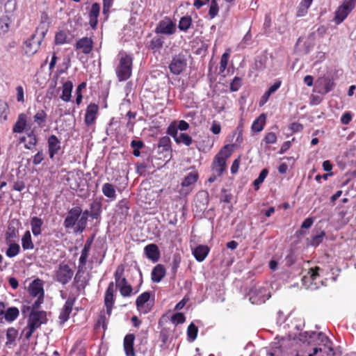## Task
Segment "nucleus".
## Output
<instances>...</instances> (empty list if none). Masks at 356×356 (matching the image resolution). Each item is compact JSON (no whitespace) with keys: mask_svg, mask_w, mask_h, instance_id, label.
<instances>
[{"mask_svg":"<svg viewBox=\"0 0 356 356\" xmlns=\"http://www.w3.org/2000/svg\"><path fill=\"white\" fill-rule=\"evenodd\" d=\"M165 268L162 264H157L152 271V280L153 282L159 283L165 277Z\"/></svg>","mask_w":356,"mask_h":356,"instance_id":"nucleus-22","label":"nucleus"},{"mask_svg":"<svg viewBox=\"0 0 356 356\" xmlns=\"http://www.w3.org/2000/svg\"><path fill=\"white\" fill-rule=\"evenodd\" d=\"M19 309L15 307H9L5 312L3 314V323L8 322L11 323L14 321L19 316Z\"/></svg>","mask_w":356,"mask_h":356,"instance_id":"nucleus-28","label":"nucleus"},{"mask_svg":"<svg viewBox=\"0 0 356 356\" xmlns=\"http://www.w3.org/2000/svg\"><path fill=\"white\" fill-rule=\"evenodd\" d=\"M47 115V113L42 110H38L33 116V122L38 124L40 128H43L46 125Z\"/></svg>","mask_w":356,"mask_h":356,"instance_id":"nucleus-29","label":"nucleus"},{"mask_svg":"<svg viewBox=\"0 0 356 356\" xmlns=\"http://www.w3.org/2000/svg\"><path fill=\"white\" fill-rule=\"evenodd\" d=\"M150 298V293L148 291L144 292L140 294L136 300V307L138 311L146 314L150 311L151 307H149V304H147Z\"/></svg>","mask_w":356,"mask_h":356,"instance_id":"nucleus-15","label":"nucleus"},{"mask_svg":"<svg viewBox=\"0 0 356 356\" xmlns=\"http://www.w3.org/2000/svg\"><path fill=\"white\" fill-rule=\"evenodd\" d=\"M313 0H302L298 7L297 16L302 17L307 14Z\"/></svg>","mask_w":356,"mask_h":356,"instance_id":"nucleus-42","label":"nucleus"},{"mask_svg":"<svg viewBox=\"0 0 356 356\" xmlns=\"http://www.w3.org/2000/svg\"><path fill=\"white\" fill-rule=\"evenodd\" d=\"M29 292L33 298H36L32 303V309H37L44 301L43 282L40 279L34 280L29 286Z\"/></svg>","mask_w":356,"mask_h":356,"instance_id":"nucleus-3","label":"nucleus"},{"mask_svg":"<svg viewBox=\"0 0 356 356\" xmlns=\"http://www.w3.org/2000/svg\"><path fill=\"white\" fill-rule=\"evenodd\" d=\"M319 339L324 343L323 350L330 355V353L333 355L334 354L333 343L327 335H318Z\"/></svg>","mask_w":356,"mask_h":356,"instance_id":"nucleus-36","label":"nucleus"},{"mask_svg":"<svg viewBox=\"0 0 356 356\" xmlns=\"http://www.w3.org/2000/svg\"><path fill=\"white\" fill-rule=\"evenodd\" d=\"M242 84V79L236 76L230 84V90L232 91H237Z\"/></svg>","mask_w":356,"mask_h":356,"instance_id":"nucleus-54","label":"nucleus"},{"mask_svg":"<svg viewBox=\"0 0 356 356\" xmlns=\"http://www.w3.org/2000/svg\"><path fill=\"white\" fill-rule=\"evenodd\" d=\"M82 210L79 207L72 208L67 213V217L64 220V226L65 228H72L76 225L77 220L81 215Z\"/></svg>","mask_w":356,"mask_h":356,"instance_id":"nucleus-12","label":"nucleus"},{"mask_svg":"<svg viewBox=\"0 0 356 356\" xmlns=\"http://www.w3.org/2000/svg\"><path fill=\"white\" fill-rule=\"evenodd\" d=\"M38 139L33 131H31L27 135L26 143H25L24 147L28 149H31L36 145Z\"/></svg>","mask_w":356,"mask_h":356,"instance_id":"nucleus-44","label":"nucleus"},{"mask_svg":"<svg viewBox=\"0 0 356 356\" xmlns=\"http://www.w3.org/2000/svg\"><path fill=\"white\" fill-rule=\"evenodd\" d=\"M176 31V24L168 17L159 22L155 28V33L158 34L172 35Z\"/></svg>","mask_w":356,"mask_h":356,"instance_id":"nucleus-11","label":"nucleus"},{"mask_svg":"<svg viewBox=\"0 0 356 356\" xmlns=\"http://www.w3.org/2000/svg\"><path fill=\"white\" fill-rule=\"evenodd\" d=\"M100 11V6L98 3H95L92 5L89 13V24L92 29H95L97 24V18Z\"/></svg>","mask_w":356,"mask_h":356,"instance_id":"nucleus-25","label":"nucleus"},{"mask_svg":"<svg viewBox=\"0 0 356 356\" xmlns=\"http://www.w3.org/2000/svg\"><path fill=\"white\" fill-rule=\"evenodd\" d=\"M74 303V299L68 298L66 300L58 316L60 324H63L65 321H67V319L69 318V316L72 312Z\"/></svg>","mask_w":356,"mask_h":356,"instance_id":"nucleus-19","label":"nucleus"},{"mask_svg":"<svg viewBox=\"0 0 356 356\" xmlns=\"http://www.w3.org/2000/svg\"><path fill=\"white\" fill-rule=\"evenodd\" d=\"M16 92L17 102L23 103L24 102V93L23 87L22 86H17Z\"/></svg>","mask_w":356,"mask_h":356,"instance_id":"nucleus-59","label":"nucleus"},{"mask_svg":"<svg viewBox=\"0 0 356 356\" xmlns=\"http://www.w3.org/2000/svg\"><path fill=\"white\" fill-rule=\"evenodd\" d=\"M192 24V18L191 16L186 15L182 17L179 22V29L182 31H187Z\"/></svg>","mask_w":356,"mask_h":356,"instance_id":"nucleus-43","label":"nucleus"},{"mask_svg":"<svg viewBox=\"0 0 356 356\" xmlns=\"http://www.w3.org/2000/svg\"><path fill=\"white\" fill-rule=\"evenodd\" d=\"M264 140L266 144H274L277 141V136L273 132H269L266 135Z\"/></svg>","mask_w":356,"mask_h":356,"instance_id":"nucleus-57","label":"nucleus"},{"mask_svg":"<svg viewBox=\"0 0 356 356\" xmlns=\"http://www.w3.org/2000/svg\"><path fill=\"white\" fill-rule=\"evenodd\" d=\"M67 33L64 31H59L56 34L55 42L56 44H63L67 41Z\"/></svg>","mask_w":356,"mask_h":356,"instance_id":"nucleus-51","label":"nucleus"},{"mask_svg":"<svg viewBox=\"0 0 356 356\" xmlns=\"http://www.w3.org/2000/svg\"><path fill=\"white\" fill-rule=\"evenodd\" d=\"M266 121V115L261 114L252 123V130L255 132H260L263 130Z\"/></svg>","mask_w":356,"mask_h":356,"instance_id":"nucleus-38","label":"nucleus"},{"mask_svg":"<svg viewBox=\"0 0 356 356\" xmlns=\"http://www.w3.org/2000/svg\"><path fill=\"white\" fill-rule=\"evenodd\" d=\"M47 144L49 157L53 159L60 150V140L55 135H51L48 138Z\"/></svg>","mask_w":356,"mask_h":356,"instance_id":"nucleus-17","label":"nucleus"},{"mask_svg":"<svg viewBox=\"0 0 356 356\" xmlns=\"http://www.w3.org/2000/svg\"><path fill=\"white\" fill-rule=\"evenodd\" d=\"M230 54L229 50L225 51L221 56L220 63V68H219V72L222 73L225 69L227 68L228 60L229 58Z\"/></svg>","mask_w":356,"mask_h":356,"instance_id":"nucleus-46","label":"nucleus"},{"mask_svg":"<svg viewBox=\"0 0 356 356\" xmlns=\"http://www.w3.org/2000/svg\"><path fill=\"white\" fill-rule=\"evenodd\" d=\"M103 194L110 198L111 200H114L116 198L115 189L111 184L106 183L102 186Z\"/></svg>","mask_w":356,"mask_h":356,"instance_id":"nucleus-37","label":"nucleus"},{"mask_svg":"<svg viewBox=\"0 0 356 356\" xmlns=\"http://www.w3.org/2000/svg\"><path fill=\"white\" fill-rule=\"evenodd\" d=\"M47 31L45 24H42L37 28L35 33L26 40L24 45V51L28 56L34 54L39 49L41 42Z\"/></svg>","mask_w":356,"mask_h":356,"instance_id":"nucleus-1","label":"nucleus"},{"mask_svg":"<svg viewBox=\"0 0 356 356\" xmlns=\"http://www.w3.org/2000/svg\"><path fill=\"white\" fill-rule=\"evenodd\" d=\"M321 270L319 267L312 268L305 275L302 279V284L311 290H315L318 288V280L319 279L318 271Z\"/></svg>","mask_w":356,"mask_h":356,"instance_id":"nucleus-9","label":"nucleus"},{"mask_svg":"<svg viewBox=\"0 0 356 356\" xmlns=\"http://www.w3.org/2000/svg\"><path fill=\"white\" fill-rule=\"evenodd\" d=\"M209 248L207 245H198L193 250V254L195 258L200 262L204 260L209 254Z\"/></svg>","mask_w":356,"mask_h":356,"instance_id":"nucleus-26","label":"nucleus"},{"mask_svg":"<svg viewBox=\"0 0 356 356\" xmlns=\"http://www.w3.org/2000/svg\"><path fill=\"white\" fill-rule=\"evenodd\" d=\"M56 83H54V84H51L49 86L46 95L48 98L51 99L56 96L57 90L56 89Z\"/></svg>","mask_w":356,"mask_h":356,"instance_id":"nucleus-58","label":"nucleus"},{"mask_svg":"<svg viewBox=\"0 0 356 356\" xmlns=\"http://www.w3.org/2000/svg\"><path fill=\"white\" fill-rule=\"evenodd\" d=\"M322 81L324 82V86L323 88L318 90V92L321 94H326L332 89L333 83L330 81H327V79H323Z\"/></svg>","mask_w":356,"mask_h":356,"instance_id":"nucleus-53","label":"nucleus"},{"mask_svg":"<svg viewBox=\"0 0 356 356\" xmlns=\"http://www.w3.org/2000/svg\"><path fill=\"white\" fill-rule=\"evenodd\" d=\"M133 58L127 54H119V62L115 68V73L120 81H124L130 78L132 72Z\"/></svg>","mask_w":356,"mask_h":356,"instance_id":"nucleus-2","label":"nucleus"},{"mask_svg":"<svg viewBox=\"0 0 356 356\" xmlns=\"http://www.w3.org/2000/svg\"><path fill=\"white\" fill-rule=\"evenodd\" d=\"M144 146V143L142 140H133L131 142V147L133 149V154L138 157L140 156V149Z\"/></svg>","mask_w":356,"mask_h":356,"instance_id":"nucleus-45","label":"nucleus"},{"mask_svg":"<svg viewBox=\"0 0 356 356\" xmlns=\"http://www.w3.org/2000/svg\"><path fill=\"white\" fill-rule=\"evenodd\" d=\"M104 303L106 307V313L111 315L112 307L114 303V284L111 282L106 291L104 296Z\"/></svg>","mask_w":356,"mask_h":356,"instance_id":"nucleus-18","label":"nucleus"},{"mask_svg":"<svg viewBox=\"0 0 356 356\" xmlns=\"http://www.w3.org/2000/svg\"><path fill=\"white\" fill-rule=\"evenodd\" d=\"M198 179V173L195 171H193L189 172L184 179L181 182V186L183 188H188L191 186L195 184V183L197 181Z\"/></svg>","mask_w":356,"mask_h":356,"instance_id":"nucleus-32","label":"nucleus"},{"mask_svg":"<svg viewBox=\"0 0 356 356\" xmlns=\"http://www.w3.org/2000/svg\"><path fill=\"white\" fill-rule=\"evenodd\" d=\"M72 88L73 83L71 81H67L63 83L62 95L60 96L63 101L65 102L71 101Z\"/></svg>","mask_w":356,"mask_h":356,"instance_id":"nucleus-24","label":"nucleus"},{"mask_svg":"<svg viewBox=\"0 0 356 356\" xmlns=\"http://www.w3.org/2000/svg\"><path fill=\"white\" fill-rule=\"evenodd\" d=\"M144 251L146 257L153 262H156L159 259L160 253L156 245L149 244L145 247Z\"/></svg>","mask_w":356,"mask_h":356,"instance_id":"nucleus-20","label":"nucleus"},{"mask_svg":"<svg viewBox=\"0 0 356 356\" xmlns=\"http://www.w3.org/2000/svg\"><path fill=\"white\" fill-rule=\"evenodd\" d=\"M352 115L350 113L346 112L341 118V122L343 124H348L349 122L351 121Z\"/></svg>","mask_w":356,"mask_h":356,"instance_id":"nucleus-64","label":"nucleus"},{"mask_svg":"<svg viewBox=\"0 0 356 356\" xmlns=\"http://www.w3.org/2000/svg\"><path fill=\"white\" fill-rule=\"evenodd\" d=\"M106 318L104 316H100L97 323V329L98 332H105L106 330Z\"/></svg>","mask_w":356,"mask_h":356,"instance_id":"nucleus-55","label":"nucleus"},{"mask_svg":"<svg viewBox=\"0 0 356 356\" xmlns=\"http://www.w3.org/2000/svg\"><path fill=\"white\" fill-rule=\"evenodd\" d=\"M163 42L162 37L155 36L149 41L148 47L153 51H157L162 48Z\"/></svg>","mask_w":356,"mask_h":356,"instance_id":"nucleus-41","label":"nucleus"},{"mask_svg":"<svg viewBox=\"0 0 356 356\" xmlns=\"http://www.w3.org/2000/svg\"><path fill=\"white\" fill-rule=\"evenodd\" d=\"M219 7L217 2V0H211L210 6L209 15L211 19L214 18L218 13Z\"/></svg>","mask_w":356,"mask_h":356,"instance_id":"nucleus-48","label":"nucleus"},{"mask_svg":"<svg viewBox=\"0 0 356 356\" xmlns=\"http://www.w3.org/2000/svg\"><path fill=\"white\" fill-rule=\"evenodd\" d=\"M73 276L74 270L72 268L67 264L61 262L54 270L53 279L54 281L65 285L71 281Z\"/></svg>","mask_w":356,"mask_h":356,"instance_id":"nucleus-4","label":"nucleus"},{"mask_svg":"<svg viewBox=\"0 0 356 356\" xmlns=\"http://www.w3.org/2000/svg\"><path fill=\"white\" fill-rule=\"evenodd\" d=\"M11 19L8 15H3L0 17V34H5L10 29Z\"/></svg>","mask_w":356,"mask_h":356,"instance_id":"nucleus-40","label":"nucleus"},{"mask_svg":"<svg viewBox=\"0 0 356 356\" xmlns=\"http://www.w3.org/2000/svg\"><path fill=\"white\" fill-rule=\"evenodd\" d=\"M93 42L91 38L84 37L79 39L76 43V49L84 54H89L92 49Z\"/></svg>","mask_w":356,"mask_h":356,"instance_id":"nucleus-16","label":"nucleus"},{"mask_svg":"<svg viewBox=\"0 0 356 356\" xmlns=\"http://www.w3.org/2000/svg\"><path fill=\"white\" fill-rule=\"evenodd\" d=\"M158 147L161 149V152H171V140L168 136L161 137L158 143Z\"/></svg>","mask_w":356,"mask_h":356,"instance_id":"nucleus-39","label":"nucleus"},{"mask_svg":"<svg viewBox=\"0 0 356 356\" xmlns=\"http://www.w3.org/2000/svg\"><path fill=\"white\" fill-rule=\"evenodd\" d=\"M116 286L119 288L120 294L123 297L130 296L133 289L132 286L127 282L126 278H123L120 281L115 282Z\"/></svg>","mask_w":356,"mask_h":356,"instance_id":"nucleus-23","label":"nucleus"},{"mask_svg":"<svg viewBox=\"0 0 356 356\" xmlns=\"http://www.w3.org/2000/svg\"><path fill=\"white\" fill-rule=\"evenodd\" d=\"M99 112V106L96 104H90L86 110L84 122L88 126H92L95 123Z\"/></svg>","mask_w":356,"mask_h":356,"instance_id":"nucleus-13","label":"nucleus"},{"mask_svg":"<svg viewBox=\"0 0 356 356\" xmlns=\"http://www.w3.org/2000/svg\"><path fill=\"white\" fill-rule=\"evenodd\" d=\"M169 136H172L176 143L184 144L186 146H190L193 143V138L188 134L185 133H177L175 128H170Z\"/></svg>","mask_w":356,"mask_h":356,"instance_id":"nucleus-14","label":"nucleus"},{"mask_svg":"<svg viewBox=\"0 0 356 356\" xmlns=\"http://www.w3.org/2000/svg\"><path fill=\"white\" fill-rule=\"evenodd\" d=\"M134 335H125L124 339V350L127 356H136L134 348Z\"/></svg>","mask_w":356,"mask_h":356,"instance_id":"nucleus-21","label":"nucleus"},{"mask_svg":"<svg viewBox=\"0 0 356 356\" xmlns=\"http://www.w3.org/2000/svg\"><path fill=\"white\" fill-rule=\"evenodd\" d=\"M231 156L229 145L223 147L215 156L212 168L218 176H220L226 169V161Z\"/></svg>","mask_w":356,"mask_h":356,"instance_id":"nucleus-5","label":"nucleus"},{"mask_svg":"<svg viewBox=\"0 0 356 356\" xmlns=\"http://www.w3.org/2000/svg\"><path fill=\"white\" fill-rule=\"evenodd\" d=\"M19 245L17 243H12L9 245L7 249L6 254L8 257H15L19 254Z\"/></svg>","mask_w":356,"mask_h":356,"instance_id":"nucleus-47","label":"nucleus"},{"mask_svg":"<svg viewBox=\"0 0 356 356\" xmlns=\"http://www.w3.org/2000/svg\"><path fill=\"white\" fill-rule=\"evenodd\" d=\"M89 252L87 250H82L81 257L79 258V264L81 266H85L88 257Z\"/></svg>","mask_w":356,"mask_h":356,"instance_id":"nucleus-63","label":"nucleus"},{"mask_svg":"<svg viewBox=\"0 0 356 356\" xmlns=\"http://www.w3.org/2000/svg\"><path fill=\"white\" fill-rule=\"evenodd\" d=\"M291 312L286 308L280 309L276 313L275 320L278 325L284 323L286 319L290 316Z\"/></svg>","mask_w":356,"mask_h":356,"instance_id":"nucleus-31","label":"nucleus"},{"mask_svg":"<svg viewBox=\"0 0 356 356\" xmlns=\"http://www.w3.org/2000/svg\"><path fill=\"white\" fill-rule=\"evenodd\" d=\"M22 245L24 250H33L34 245L31 239V234L29 231H26L22 238Z\"/></svg>","mask_w":356,"mask_h":356,"instance_id":"nucleus-35","label":"nucleus"},{"mask_svg":"<svg viewBox=\"0 0 356 356\" xmlns=\"http://www.w3.org/2000/svg\"><path fill=\"white\" fill-rule=\"evenodd\" d=\"M43 221L41 218L36 216L31 218V227L33 234L35 236L40 235L42 232V226Z\"/></svg>","mask_w":356,"mask_h":356,"instance_id":"nucleus-27","label":"nucleus"},{"mask_svg":"<svg viewBox=\"0 0 356 356\" xmlns=\"http://www.w3.org/2000/svg\"><path fill=\"white\" fill-rule=\"evenodd\" d=\"M356 0H343L342 4L335 12L334 22L341 24L355 6Z\"/></svg>","mask_w":356,"mask_h":356,"instance_id":"nucleus-8","label":"nucleus"},{"mask_svg":"<svg viewBox=\"0 0 356 356\" xmlns=\"http://www.w3.org/2000/svg\"><path fill=\"white\" fill-rule=\"evenodd\" d=\"M47 316L46 312L42 311H32L29 317L27 329L26 334H32L42 324L46 323Z\"/></svg>","mask_w":356,"mask_h":356,"instance_id":"nucleus-6","label":"nucleus"},{"mask_svg":"<svg viewBox=\"0 0 356 356\" xmlns=\"http://www.w3.org/2000/svg\"><path fill=\"white\" fill-rule=\"evenodd\" d=\"M74 283L76 284L78 289H83L86 286V281L83 275L78 272L74 277Z\"/></svg>","mask_w":356,"mask_h":356,"instance_id":"nucleus-50","label":"nucleus"},{"mask_svg":"<svg viewBox=\"0 0 356 356\" xmlns=\"http://www.w3.org/2000/svg\"><path fill=\"white\" fill-rule=\"evenodd\" d=\"M248 296L252 304L261 305L268 300L270 295L268 289L259 286L252 289L248 293Z\"/></svg>","mask_w":356,"mask_h":356,"instance_id":"nucleus-7","label":"nucleus"},{"mask_svg":"<svg viewBox=\"0 0 356 356\" xmlns=\"http://www.w3.org/2000/svg\"><path fill=\"white\" fill-rule=\"evenodd\" d=\"M210 130L213 134H218L221 131L220 123L217 121H213Z\"/></svg>","mask_w":356,"mask_h":356,"instance_id":"nucleus-62","label":"nucleus"},{"mask_svg":"<svg viewBox=\"0 0 356 356\" xmlns=\"http://www.w3.org/2000/svg\"><path fill=\"white\" fill-rule=\"evenodd\" d=\"M175 128V131L177 133H178V130L180 131H186L189 128V124L188 122H186L184 120H180L179 122L173 121L170 124L167 129L166 133L168 134H170V128Z\"/></svg>","mask_w":356,"mask_h":356,"instance_id":"nucleus-33","label":"nucleus"},{"mask_svg":"<svg viewBox=\"0 0 356 356\" xmlns=\"http://www.w3.org/2000/svg\"><path fill=\"white\" fill-rule=\"evenodd\" d=\"M26 125V117L24 113L19 115L17 122H15L13 131L15 133H22L24 130Z\"/></svg>","mask_w":356,"mask_h":356,"instance_id":"nucleus-30","label":"nucleus"},{"mask_svg":"<svg viewBox=\"0 0 356 356\" xmlns=\"http://www.w3.org/2000/svg\"><path fill=\"white\" fill-rule=\"evenodd\" d=\"M268 173V171L267 169H263L259 177L254 181V186H255L256 189H258L259 187V185L263 183L266 177H267Z\"/></svg>","mask_w":356,"mask_h":356,"instance_id":"nucleus-49","label":"nucleus"},{"mask_svg":"<svg viewBox=\"0 0 356 356\" xmlns=\"http://www.w3.org/2000/svg\"><path fill=\"white\" fill-rule=\"evenodd\" d=\"M44 159V155L42 152H38L33 157V163L35 165H39Z\"/></svg>","mask_w":356,"mask_h":356,"instance_id":"nucleus-60","label":"nucleus"},{"mask_svg":"<svg viewBox=\"0 0 356 356\" xmlns=\"http://www.w3.org/2000/svg\"><path fill=\"white\" fill-rule=\"evenodd\" d=\"M88 214V211H85L84 212L81 213V215L77 220L76 232H82L85 229L87 224Z\"/></svg>","mask_w":356,"mask_h":356,"instance_id":"nucleus-34","label":"nucleus"},{"mask_svg":"<svg viewBox=\"0 0 356 356\" xmlns=\"http://www.w3.org/2000/svg\"><path fill=\"white\" fill-rule=\"evenodd\" d=\"M186 55L183 53H180L172 58L169 65V69L172 74L178 75L186 69Z\"/></svg>","mask_w":356,"mask_h":356,"instance_id":"nucleus-10","label":"nucleus"},{"mask_svg":"<svg viewBox=\"0 0 356 356\" xmlns=\"http://www.w3.org/2000/svg\"><path fill=\"white\" fill-rule=\"evenodd\" d=\"M325 233L322 232L320 234L314 236L312 241V245L317 246L320 243L322 242Z\"/></svg>","mask_w":356,"mask_h":356,"instance_id":"nucleus-61","label":"nucleus"},{"mask_svg":"<svg viewBox=\"0 0 356 356\" xmlns=\"http://www.w3.org/2000/svg\"><path fill=\"white\" fill-rule=\"evenodd\" d=\"M124 272V266L122 265L118 266L115 272V275H114L115 282L124 278L123 277Z\"/></svg>","mask_w":356,"mask_h":356,"instance_id":"nucleus-56","label":"nucleus"},{"mask_svg":"<svg viewBox=\"0 0 356 356\" xmlns=\"http://www.w3.org/2000/svg\"><path fill=\"white\" fill-rule=\"evenodd\" d=\"M170 321L174 325L183 323L185 321V316L182 313H176L171 316Z\"/></svg>","mask_w":356,"mask_h":356,"instance_id":"nucleus-52","label":"nucleus"}]
</instances>
